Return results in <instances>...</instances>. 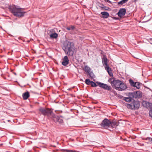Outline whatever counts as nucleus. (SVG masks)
<instances>
[{
	"mask_svg": "<svg viewBox=\"0 0 152 152\" xmlns=\"http://www.w3.org/2000/svg\"><path fill=\"white\" fill-rule=\"evenodd\" d=\"M62 48L66 54L68 56H72L75 49L74 43L72 42H68L65 43Z\"/></svg>",
	"mask_w": 152,
	"mask_h": 152,
	"instance_id": "nucleus-1",
	"label": "nucleus"
},
{
	"mask_svg": "<svg viewBox=\"0 0 152 152\" xmlns=\"http://www.w3.org/2000/svg\"><path fill=\"white\" fill-rule=\"evenodd\" d=\"M119 122L117 121H111L107 118L104 119L101 124V126L106 129L109 128L116 127L119 125Z\"/></svg>",
	"mask_w": 152,
	"mask_h": 152,
	"instance_id": "nucleus-2",
	"label": "nucleus"
},
{
	"mask_svg": "<svg viewBox=\"0 0 152 152\" xmlns=\"http://www.w3.org/2000/svg\"><path fill=\"white\" fill-rule=\"evenodd\" d=\"M10 11L16 16L21 17L23 16L25 12L22 11L20 8H18L15 5H11L9 7Z\"/></svg>",
	"mask_w": 152,
	"mask_h": 152,
	"instance_id": "nucleus-3",
	"label": "nucleus"
},
{
	"mask_svg": "<svg viewBox=\"0 0 152 152\" xmlns=\"http://www.w3.org/2000/svg\"><path fill=\"white\" fill-rule=\"evenodd\" d=\"M39 110L40 113L44 115L48 116L50 115L52 117V114H53L51 110L48 108L41 107L39 109Z\"/></svg>",
	"mask_w": 152,
	"mask_h": 152,
	"instance_id": "nucleus-4",
	"label": "nucleus"
},
{
	"mask_svg": "<svg viewBox=\"0 0 152 152\" xmlns=\"http://www.w3.org/2000/svg\"><path fill=\"white\" fill-rule=\"evenodd\" d=\"M53 121L56 122L61 124L63 122L62 117L61 116H58L55 115L54 113L52 114V117Z\"/></svg>",
	"mask_w": 152,
	"mask_h": 152,
	"instance_id": "nucleus-5",
	"label": "nucleus"
},
{
	"mask_svg": "<svg viewBox=\"0 0 152 152\" xmlns=\"http://www.w3.org/2000/svg\"><path fill=\"white\" fill-rule=\"evenodd\" d=\"M142 93L139 91L136 92L130 93H129V96H132L133 98H140L142 96Z\"/></svg>",
	"mask_w": 152,
	"mask_h": 152,
	"instance_id": "nucleus-6",
	"label": "nucleus"
},
{
	"mask_svg": "<svg viewBox=\"0 0 152 152\" xmlns=\"http://www.w3.org/2000/svg\"><path fill=\"white\" fill-rule=\"evenodd\" d=\"M110 83L112 86L117 90V88L119 87V86L120 85L121 83H122V81L118 80H113L111 81Z\"/></svg>",
	"mask_w": 152,
	"mask_h": 152,
	"instance_id": "nucleus-7",
	"label": "nucleus"
},
{
	"mask_svg": "<svg viewBox=\"0 0 152 152\" xmlns=\"http://www.w3.org/2000/svg\"><path fill=\"white\" fill-rule=\"evenodd\" d=\"M96 83L100 87L102 88L105 90H110L111 89L110 86H108L107 84H106L101 83L99 82H97Z\"/></svg>",
	"mask_w": 152,
	"mask_h": 152,
	"instance_id": "nucleus-8",
	"label": "nucleus"
},
{
	"mask_svg": "<svg viewBox=\"0 0 152 152\" xmlns=\"http://www.w3.org/2000/svg\"><path fill=\"white\" fill-rule=\"evenodd\" d=\"M129 82L131 85L133 87H136L137 89H139L140 87V83L139 82H134L132 80H129Z\"/></svg>",
	"mask_w": 152,
	"mask_h": 152,
	"instance_id": "nucleus-9",
	"label": "nucleus"
},
{
	"mask_svg": "<svg viewBox=\"0 0 152 152\" xmlns=\"http://www.w3.org/2000/svg\"><path fill=\"white\" fill-rule=\"evenodd\" d=\"M132 104V110H137L140 107V104L139 102L134 101Z\"/></svg>",
	"mask_w": 152,
	"mask_h": 152,
	"instance_id": "nucleus-10",
	"label": "nucleus"
},
{
	"mask_svg": "<svg viewBox=\"0 0 152 152\" xmlns=\"http://www.w3.org/2000/svg\"><path fill=\"white\" fill-rule=\"evenodd\" d=\"M126 13V10L125 8L121 9L118 13L119 17L121 18Z\"/></svg>",
	"mask_w": 152,
	"mask_h": 152,
	"instance_id": "nucleus-11",
	"label": "nucleus"
},
{
	"mask_svg": "<svg viewBox=\"0 0 152 152\" xmlns=\"http://www.w3.org/2000/svg\"><path fill=\"white\" fill-rule=\"evenodd\" d=\"M69 63V61L68 57L67 56H64L63 59V61L62 62V64L64 66H66Z\"/></svg>",
	"mask_w": 152,
	"mask_h": 152,
	"instance_id": "nucleus-12",
	"label": "nucleus"
},
{
	"mask_svg": "<svg viewBox=\"0 0 152 152\" xmlns=\"http://www.w3.org/2000/svg\"><path fill=\"white\" fill-rule=\"evenodd\" d=\"M142 105L147 108L150 109L152 107V104L148 102L147 101H143Z\"/></svg>",
	"mask_w": 152,
	"mask_h": 152,
	"instance_id": "nucleus-13",
	"label": "nucleus"
},
{
	"mask_svg": "<svg viewBox=\"0 0 152 152\" xmlns=\"http://www.w3.org/2000/svg\"><path fill=\"white\" fill-rule=\"evenodd\" d=\"M126 88V85L122 82L120 85L117 88V90L119 91H122L125 89Z\"/></svg>",
	"mask_w": 152,
	"mask_h": 152,
	"instance_id": "nucleus-14",
	"label": "nucleus"
},
{
	"mask_svg": "<svg viewBox=\"0 0 152 152\" xmlns=\"http://www.w3.org/2000/svg\"><path fill=\"white\" fill-rule=\"evenodd\" d=\"M102 63L104 66V68L106 66H109L107 64V57L105 56H103V58H102Z\"/></svg>",
	"mask_w": 152,
	"mask_h": 152,
	"instance_id": "nucleus-15",
	"label": "nucleus"
},
{
	"mask_svg": "<svg viewBox=\"0 0 152 152\" xmlns=\"http://www.w3.org/2000/svg\"><path fill=\"white\" fill-rule=\"evenodd\" d=\"M101 14L102 15V18H107L109 16V14L107 12H102Z\"/></svg>",
	"mask_w": 152,
	"mask_h": 152,
	"instance_id": "nucleus-16",
	"label": "nucleus"
},
{
	"mask_svg": "<svg viewBox=\"0 0 152 152\" xmlns=\"http://www.w3.org/2000/svg\"><path fill=\"white\" fill-rule=\"evenodd\" d=\"M105 69L107 71L108 74L110 76H113V74L112 72L111 69L109 67V66H106L105 68Z\"/></svg>",
	"mask_w": 152,
	"mask_h": 152,
	"instance_id": "nucleus-17",
	"label": "nucleus"
},
{
	"mask_svg": "<svg viewBox=\"0 0 152 152\" xmlns=\"http://www.w3.org/2000/svg\"><path fill=\"white\" fill-rule=\"evenodd\" d=\"M22 96L24 99H27L30 96L29 93L28 91L25 92L23 94Z\"/></svg>",
	"mask_w": 152,
	"mask_h": 152,
	"instance_id": "nucleus-18",
	"label": "nucleus"
},
{
	"mask_svg": "<svg viewBox=\"0 0 152 152\" xmlns=\"http://www.w3.org/2000/svg\"><path fill=\"white\" fill-rule=\"evenodd\" d=\"M58 37V34L56 33H51L50 35V38L51 39H56Z\"/></svg>",
	"mask_w": 152,
	"mask_h": 152,
	"instance_id": "nucleus-19",
	"label": "nucleus"
},
{
	"mask_svg": "<svg viewBox=\"0 0 152 152\" xmlns=\"http://www.w3.org/2000/svg\"><path fill=\"white\" fill-rule=\"evenodd\" d=\"M83 69L85 72L88 73H89L91 71V68L89 66L87 65L84 66L83 68Z\"/></svg>",
	"mask_w": 152,
	"mask_h": 152,
	"instance_id": "nucleus-20",
	"label": "nucleus"
},
{
	"mask_svg": "<svg viewBox=\"0 0 152 152\" xmlns=\"http://www.w3.org/2000/svg\"><path fill=\"white\" fill-rule=\"evenodd\" d=\"M129 96V97H125L124 99L127 102H129L131 101L132 99L133 98L132 96Z\"/></svg>",
	"mask_w": 152,
	"mask_h": 152,
	"instance_id": "nucleus-21",
	"label": "nucleus"
},
{
	"mask_svg": "<svg viewBox=\"0 0 152 152\" xmlns=\"http://www.w3.org/2000/svg\"><path fill=\"white\" fill-rule=\"evenodd\" d=\"M129 0H122L118 2V5H122L125 3L126 2Z\"/></svg>",
	"mask_w": 152,
	"mask_h": 152,
	"instance_id": "nucleus-22",
	"label": "nucleus"
},
{
	"mask_svg": "<svg viewBox=\"0 0 152 152\" xmlns=\"http://www.w3.org/2000/svg\"><path fill=\"white\" fill-rule=\"evenodd\" d=\"M88 73V74L89 76L91 78H93L94 77L95 75L92 72L90 71Z\"/></svg>",
	"mask_w": 152,
	"mask_h": 152,
	"instance_id": "nucleus-23",
	"label": "nucleus"
},
{
	"mask_svg": "<svg viewBox=\"0 0 152 152\" xmlns=\"http://www.w3.org/2000/svg\"><path fill=\"white\" fill-rule=\"evenodd\" d=\"M126 106L128 108L132 110L133 106L132 103L131 104H126Z\"/></svg>",
	"mask_w": 152,
	"mask_h": 152,
	"instance_id": "nucleus-24",
	"label": "nucleus"
},
{
	"mask_svg": "<svg viewBox=\"0 0 152 152\" xmlns=\"http://www.w3.org/2000/svg\"><path fill=\"white\" fill-rule=\"evenodd\" d=\"M75 28V27L74 26H72L70 27H67L66 28V29L68 30H73Z\"/></svg>",
	"mask_w": 152,
	"mask_h": 152,
	"instance_id": "nucleus-25",
	"label": "nucleus"
},
{
	"mask_svg": "<svg viewBox=\"0 0 152 152\" xmlns=\"http://www.w3.org/2000/svg\"><path fill=\"white\" fill-rule=\"evenodd\" d=\"M145 140L148 141V142H147L148 143H151V142L152 143V138L148 137L145 139Z\"/></svg>",
	"mask_w": 152,
	"mask_h": 152,
	"instance_id": "nucleus-26",
	"label": "nucleus"
},
{
	"mask_svg": "<svg viewBox=\"0 0 152 152\" xmlns=\"http://www.w3.org/2000/svg\"><path fill=\"white\" fill-rule=\"evenodd\" d=\"M90 85L91 86L93 87H95L97 86L95 83L92 81H91Z\"/></svg>",
	"mask_w": 152,
	"mask_h": 152,
	"instance_id": "nucleus-27",
	"label": "nucleus"
},
{
	"mask_svg": "<svg viewBox=\"0 0 152 152\" xmlns=\"http://www.w3.org/2000/svg\"><path fill=\"white\" fill-rule=\"evenodd\" d=\"M91 82L89 79H86L85 80L86 83L88 85L90 84Z\"/></svg>",
	"mask_w": 152,
	"mask_h": 152,
	"instance_id": "nucleus-28",
	"label": "nucleus"
},
{
	"mask_svg": "<svg viewBox=\"0 0 152 152\" xmlns=\"http://www.w3.org/2000/svg\"><path fill=\"white\" fill-rule=\"evenodd\" d=\"M150 110L149 112V114L150 116L152 117V107L150 109Z\"/></svg>",
	"mask_w": 152,
	"mask_h": 152,
	"instance_id": "nucleus-29",
	"label": "nucleus"
},
{
	"mask_svg": "<svg viewBox=\"0 0 152 152\" xmlns=\"http://www.w3.org/2000/svg\"><path fill=\"white\" fill-rule=\"evenodd\" d=\"M105 8H107V9H104V10H108V9H109V8H108V7H105Z\"/></svg>",
	"mask_w": 152,
	"mask_h": 152,
	"instance_id": "nucleus-30",
	"label": "nucleus"
},
{
	"mask_svg": "<svg viewBox=\"0 0 152 152\" xmlns=\"http://www.w3.org/2000/svg\"><path fill=\"white\" fill-rule=\"evenodd\" d=\"M106 1L107 2H109L110 1L109 0H106Z\"/></svg>",
	"mask_w": 152,
	"mask_h": 152,
	"instance_id": "nucleus-31",
	"label": "nucleus"
},
{
	"mask_svg": "<svg viewBox=\"0 0 152 152\" xmlns=\"http://www.w3.org/2000/svg\"><path fill=\"white\" fill-rule=\"evenodd\" d=\"M151 41L152 42L151 43L152 44V39H151Z\"/></svg>",
	"mask_w": 152,
	"mask_h": 152,
	"instance_id": "nucleus-32",
	"label": "nucleus"
},
{
	"mask_svg": "<svg viewBox=\"0 0 152 152\" xmlns=\"http://www.w3.org/2000/svg\"><path fill=\"white\" fill-rule=\"evenodd\" d=\"M1 27V29H2V27Z\"/></svg>",
	"mask_w": 152,
	"mask_h": 152,
	"instance_id": "nucleus-33",
	"label": "nucleus"
}]
</instances>
